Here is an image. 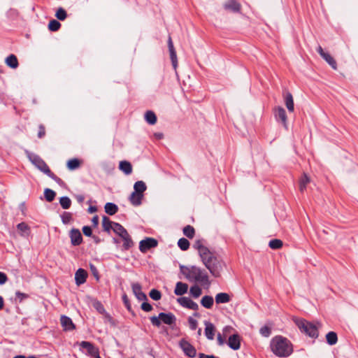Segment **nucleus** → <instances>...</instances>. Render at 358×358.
<instances>
[{
  "label": "nucleus",
  "mask_w": 358,
  "mask_h": 358,
  "mask_svg": "<svg viewBox=\"0 0 358 358\" xmlns=\"http://www.w3.org/2000/svg\"><path fill=\"white\" fill-rule=\"evenodd\" d=\"M194 248L198 250L203 264L211 275L215 278H219L221 275L224 263L207 247L203 245V240H197L194 244Z\"/></svg>",
  "instance_id": "obj_1"
},
{
  "label": "nucleus",
  "mask_w": 358,
  "mask_h": 358,
  "mask_svg": "<svg viewBox=\"0 0 358 358\" xmlns=\"http://www.w3.org/2000/svg\"><path fill=\"white\" fill-rule=\"evenodd\" d=\"M180 271L185 278L189 281H194L207 285L210 284L206 271L196 266H187L180 265Z\"/></svg>",
  "instance_id": "obj_2"
},
{
  "label": "nucleus",
  "mask_w": 358,
  "mask_h": 358,
  "mask_svg": "<svg viewBox=\"0 0 358 358\" xmlns=\"http://www.w3.org/2000/svg\"><path fill=\"white\" fill-rule=\"evenodd\" d=\"M271 349L273 353L278 357H289L293 352L291 342L282 336H276L272 338Z\"/></svg>",
  "instance_id": "obj_3"
},
{
  "label": "nucleus",
  "mask_w": 358,
  "mask_h": 358,
  "mask_svg": "<svg viewBox=\"0 0 358 358\" xmlns=\"http://www.w3.org/2000/svg\"><path fill=\"white\" fill-rule=\"evenodd\" d=\"M294 321L302 333L311 338L318 337V327L314 324L303 319H294Z\"/></svg>",
  "instance_id": "obj_4"
},
{
  "label": "nucleus",
  "mask_w": 358,
  "mask_h": 358,
  "mask_svg": "<svg viewBox=\"0 0 358 358\" xmlns=\"http://www.w3.org/2000/svg\"><path fill=\"white\" fill-rule=\"evenodd\" d=\"M152 324L159 327L162 322L168 325L175 324L176 317L172 313H160L158 316H152L150 318Z\"/></svg>",
  "instance_id": "obj_5"
},
{
  "label": "nucleus",
  "mask_w": 358,
  "mask_h": 358,
  "mask_svg": "<svg viewBox=\"0 0 358 358\" xmlns=\"http://www.w3.org/2000/svg\"><path fill=\"white\" fill-rule=\"evenodd\" d=\"M31 162L42 172L47 174L51 178L56 181L61 180L57 177L50 169L47 164L38 155H32L29 157Z\"/></svg>",
  "instance_id": "obj_6"
},
{
  "label": "nucleus",
  "mask_w": 358,
  "mask_h": 358,
  "mask_svg": "<svg viewBox=\"0 0 358 358\" xmlns=\"http://www.w3.org/2000/svg\"><path fill=\"white\" fill-rule=\"evenodd\" d=\"M274 116L277 121L281 122L285 129H287V117L285 110L282 106L273 109Z\"/></svg>",
  "instance_id": "obj_7"
},
{
  "label": "nucleus",
  "mask_w": 358,
  "mask_h": 358,
  "mask_svg": "<svg viewBox=\"0 0 358 358\" xmlns=\"http://www.w3.org/2000/svg\"><path fill=\"white\" fill-rule=\"evenodd\" d=\"M317 52L333 69H337V63L334 58L329 52H324V50L320 45H318V47L317 48Z\"/></svg>",
  "instance_id": "obj_8"
},
{
  "label": "nucleus",
  "mask_w": 358,
  "mask_h": 358,
  "mask_svg": "<svg viewBox=\"0 0 358 358\" xmlns=\"http://www.w3.org/2000/svg\"><path fill=\"white\" fill-rule=\"evenodd\" d=\"M158 242L153 238H146L139 243V250L142 252H145L148 250L157 246Z\"/></svg>",
  "instance_id": "obj_9"
},
{
  "label": "nucleus",
  "mask_w": 358,
  "mask_h": 358,
  "mask_svg": "<svg viewBox=\"0 0 358 358\" xmlns=\"http://www.w3.org/2000/svg\"><path fill=\"white\" fill-rule=\"evenodd\" d=\"M180 347L184 352V353L189 357H194L196 354L195 348L190 344L187 341L182 339L180 341Z\"/></svg>",
  "instance_id": "obj_10"
},
{
  "label": "nucleus",
  "mask_w": 358,
  "mask_h": 358,
  "mask_svg": "<svg viewBox=\"0 0 358 358\" xmlns=\"http://www.w3.org/2000/svg\"><path fill=\"white\" fill-rule=\"evenodd\" d=\"M168 48L173 67L174 69H176L178 66V59L176 51L175 50L171 36H169L168 38Z\"/></svg>",
  "instance_id": "obj_11"
},
{
  "label": "nucleus",
  "mask_w": 358,
  "mask_h": 358,
  "mask_svg": "<svg viewBox=\"0 0 358 358\" xmlns=\"http://www.w3.org/2000/svg\"><path fill=\"white\" fill-rule=\"evenodd\" d=\"M178 302L182 306L193 310H197L199 309V306L196 303L193 301L192 299H190L188 297H180L177 299Z\"/></svg>",
  "instance_id": "obj_12"
},
{
  "label": "nucleus",
  "mask_w": 358,
  "mask_h": 358,
  "mask_svg": "<svg viewBox=\"0 0 358 358\" xmlns=\"http://www.w3.org/2000/svg\"><path fill=\"white\" fill-rule=\"evenodd\" d=\"M241 341L240 335L234 334L229 337L227 344L232 350H237L241 348Z\"/></svg>",
  "instance_id": "obj_13"
},
{
  "label": "nucleus",
  "mask_w": 358,
  "mask_h": 358,
  "mask_svg": "<svg viewBox=\"0 0 358 358\" xmlns=\"http://www.w3.org/2000/svg\"><path fill=\"white\" fill-rule=\"evenodd\" d=\"M71 243L73 245L77 246L82 243L83 237L80 231L77 229H72L70 231Z\"/></svg>",
  "instance_id": "obj_14"
},
{
  "label": "nucleus",
  "mask_w": 358,
  "mask_h": 358,
  "mask_svg": "<svg viewBox=\"0 0 358 358\" xmlns=\"http://www.w3.org/2000/svg\"><path fill=\"white\" fill-rule=\"evenodd\" d=\"M223 7L226 10H229L233 13H240L241 10V5L236 0H228L223 5Z\"/></svg>",
  "instance_id": "obj_15"
},
{
  "label": "nucleus",
  "mask_w": 358,
  "mask_h": 358,
  "mask_svg": "<svg viewBox=\"0 0 358 358\" xmlns=\"http://www.w3.org/2000/svg\"><path fill=\"white\" fill-rule=\"evenodd\" d=\"M60 322L64 331H73L76 329V325L72 320L66 315L61 316Z\"/></svg>",
  "instance_id": "obj_16"
},
{
  "label": "nucleus",
  "mask_w": 358,
  "mask_h": 358,
  "mask_svg": "<svg viewBox=\"0 0 358 358\" xmlns=\"http://www.w3.org/2000/svg\"><path fill=\"white\" fill-rule=\"evenodd\" d=\"M131 287H132V291H133L134 295L138 300H140V301L148 300L147 296L144 292H142L141 285L139 283H138V282L133 283L131 285Z\"/></svg>",
  "instance_id": "obj_17"
},
{
  "label": "nucleus",
  "mask_w": 358,
  "mask_h": 358,
  "mask_svg": "<svg viewBox=\"0 0 358 358\" xmlns=\"http://www.w3.org/2000/svg\"><path fill=\"white\" fill-rule=\"evenodd\" d=\"M87 272L83 268H78L75 274V280L77 285H80L86 282Z\"/></svg>",
  "instance_id": "obj_18"
},
{
  "label": "nucleus",
  "mask_w": 358,
  "mask_h": 358,
  "mask_svg": "<svg viewBox=\"0 0 358 358\" xmlns=\"http://www.w3.org/2000/svg\"><path fill=\"white\" fill-rule=\"evenodd\" d=\"M283 99L285 104L289 113H292L294 110V99L292 94L287 92L283 94Z\"/></svg>",
  "instance_id": "obj_19"
},
{
  "label": "nucleus",
  "mask_w": 358,
  "mask_h": 358,
  "mask_svg": "<svg viewBox=\"0 0 358 358\" xmlns=\"http://www.w3.org/2000/svg\"><path fill=\"white\" fill-rule=\"evenodd\" d=\"M80 347L87 350V352L92 357L99 353L98 348H95L93 344L88 341H82L80 344Z\"/></svg>",
  "instance_id": "obj_20"
},
{
  "label": "nucleus",
  "mask_w": 358,
  "mask_h": 358,
  "mask_svg": "<svg viewBox=\"0 0 358 358\" xmlns=\"http://www.w3.org/2000/svg\"><path fill=\"white\" fill-rule=\"evenodd\" d=\"M188 290V285L182 282H178L176 285L174 294L177 296H182L187 293Z\"/></svg>",
  "instance_id": "obj_21"
},
{
  "label": "nucleus",
  "mask_w": 358,
  "mask_h": 358,
  "mask_svg": "<svg viewBox=\"0 0 358 358\" xmlns=\"http://www.w3.org/2000/svg\"><path fill=\"white\" fill-rule=\"evenodd\" d=\"M206 328H205V335L209 340H213L215 336V326L210 322L206 321L204 322Z\"/></svg>",
  "instance_id": "obj_22"
},
{
  "label": "nucleus",
  "mask_w": 358,
  "mask_h": 358,
  "mask_svg": "<svg viewBox=\"0 0 358 358\" xmlns=\"http://www.w3.org/2000/svg\"><path fill=\"white\" fill-rule=\"evenodd\" d=\"M143 194L133 192L129 196V201L134 206H138L141 204Z\"/></svg>",
  "instance_id": "obj_23"
},
{
  "label": "nucleus",
  "mask_w": 358,
  "mask_h": 358,
  "mask_svg": "<svg viewBox=\"0 0 358 358\" xmlns=\"http://www.w3.org/2000/svg\"><path fill=\"white\" fill-rule=\"evenodd\" d=\"M5 62L8 66L13 69H17L19 66L17 58L13 54L8 56L5 60Z\"/></svg>",
  "instance_id": "obj_24"
},
{
  "label": "nucleus",
  "mask_w": 358,
  "mask_h": 358,
  "mask_svg": "<svg viewBox=\"0 0 358 358\" xmlns=\"http://www.w3.org/2000/svg\"><path fill=\"white\" fill-rule=\"evenodd\" d=\"M231 297L227 293L220 292L215 296V302L217 304L229 303Z\"/></svg>",
  "instance_id": "obj_25"
},
{
  "label": "nucleus",
  "mask_w": 358,
  "mask_h": 358,
  "mask_svg": "<svg viewBox=\"0 0 358 358\" xmlns=\"http://www.w3.org/2000/svg\"><path fill=\"white\" fill-rule=\"evenodd\" d=\"M299 191L303 192L308 184L310 182V178L306 173H303L301 178L299 179Z\"/></svg>",
  "instance_id": "obj_26"
},
{
  "label": "nucleus",
  "mask_w": 358,
  "mask_h": 358,
  "mask_svg": "<svg viewBox=\"0 0 358 358\" xmlns=\"http://www.w3.org/2000/svg\"><path fill=\"white\" fill-rule=\"evenodd\" d=\"M120 169L127 175H129L132 172V166L130 162L127 161H122L119 165Z\"/></svg>",
  "instance_id": "obj_27"
},
{
  "label": "nucleus",
  "mask_w": 358,
  "mask_h": 358,
  "mask_svg": "<svg viewBox=\"0 0 358 358\" xmlns=\"http://www.w3.org/2000/svg\"><path fill=\"white\" fill-rule=\"evenodd\" d=\"M104 209L105 212L110 215H113L118 211L117 206L110 202L106 203Z\"/></svg>",
  "instance_id": "obj_28"
},
{
  "label": "nucleus",
  "mask_w": 358,
  "mask_h": 358,
  "mask_svg": "<svg viewBox=\"0 0 358 358\" xmlns=\"http://www.w3.org/2000/svg\"><path fill=\"white\" fill-rule=\"evenodd\" d=\"M113 231L119 235L122 238L128 234L127 231L119 223H114L113 227Z\"/></svg>",
  "instance_id": "obj_29"
},
{
  "label": "nucleus",
  "mask_w": 358,
  "mask_h": 358,
  "mask_svg": "<svg viewBox=\"0 0 358 358\" xmlns=\"http://www.w3.org/2000/svg\"><path fill=\"white\" fill-rule=\"evenodd\" d=\"M18 231L20 232L21 236H29L30 234V227L25 222H21L17 225Z\"/></svg>",
  "instance_id": "obj_30"
},
{
  "label": "nucleus",
  "mask_w": 358,
  "mask_h": 358,
  "mask_svg": "<svg viewBox=\"0 0 358 358\" xmlns=\"http://www.w3.org/2000/svg\"><path fill=\"white\" fill-rule=\"evenodd\" d=\"M201 305L206 308H211L213 305V298L211 296L206 295L201 300Z\"/></svg>",
  "instance_id": "obj_31"
},
{
  "label": "nucleus",
  "mask_w": 358,
  "mask_h": 358,
  "mask_svg": "<svg viewBox=\"0 0 358 358\" xmlns=\"http://www.w3.org/2000/svg\"><path fill=\"white\" fill-rule=\"evenodd\" d=\"M146 185L143 181H137L134 185L135 192L143 194V192L146 190Z\"/></svg>",
  "instance_id": "obj_32"
},
{
  "label": "nucleus",
  "mask_w": 358,
  "mask_h": 358,
  "mask_svg": "<svg viewBox=\"0 0 358 358\" xmlns=\"http://www.w3.org/2000/svg\"><path fill=\"white\" fill-rule=\"evenodd\" d=\"M114 223L115 222L110 221L108 217H103L102 226L104 231H109L111 229H113V227H114Z\"/></svg>",
  "instance_id": "obj_33"
},
{
  "label": "nucleus",
  "mask_w": 358,
  "mask_h": 358,
  "mask_svg": "<svg viewBox=\"0 0 358 358\" xmlns=\"http://www.w3.org/2000/svg\"><path fill=\"white\" fill-rule=\"evenodd\" d=\"M327 342L329 345H335L338 341V337L336 333L334 331H330L326 335Z\"/></svg>",
  "instance_id": "obj_34"
},
{
  "label": "nucleus",
  "mask_w": 358,
  "mask_h": 358,
  "mask_svg": "<svg viewBox=\"0 0 358 358\" xmlns=\"http://www.w3.org/2000/svg\"><path fill=\"white\" fill-rule=\"evenodd\" d=\"M145 120L150 124H155L157 122V116L154 112L148 110L145 114Z\"/></svg>",
  "instance_id": "obj_35"
},
{
  "label": "nucleus",
  "mask_w": 358,
  "mask_h": 358,
  "mask_svg": "<svg viewBox=\"0 0 358 358\" xmlns=\"http://www.w3.org/2000/svg\"><path fill=\"white\" fill-rule=\"evenodd\" d=\"M190 294L195 299L199 297L202 294V289L198 285H195L190 287Z\"/></svg>",
  "instance_id": "obj_36"
},
{
  "label": "nucleus",
  "mask_w": 358,
  "mask_h": 358,
  "mask_svg": "<svg viewBox=\"0 0 358 358\" xmlns=\"http://www.w3.org/2000/svg\"><path fill=\"white\" fill-rule=\"evenodd\" d=\"M80 162L78 159H69L67 162V167L70 170H74L80 167Z\"/></svg>",
  "instance_id": "obj_37"
},
{
  "label": "nucleus",
  "mask_w": 358,
  "mask_h": 358,
  "mask_svg": "<svg viewBox=\"0 0 358 358\" xmlns=\"http://www.w3.org/2000/svg\"><path fill=\"white\" fill-rule=\"evenodd\" d=\"M61 27V24L57 20H51L48 24V29L51 31H57Z\"/></svg>",
  "instance_id": "obj_38"
},
{
  "label": "nucleus",
  "mask_w": 358,
  "mask_h": 358,
  "mask_svg": "<svg viewBox=\"0 0 358 358\" xmlns=\"http://www.w3.org/2000/svg\"><path fill=\"white\" fill-rule=\"evenodd\" d=\"M268 245L271 249L277 250L282 247L283 243L280 239H272L269 241Z\"/></svg>",
  "instance_id": "obj_39"
},
{
  "label": "nucleus",
  "mask_w": 358,
  "mask_h": 358,
  "mask_svg": "<svg viewBox=\"0 0 358 358\" xmlns=\"http://www.w3.org/2000/svg\"><path fill=\"white\" fill-rule=\"evenodd\" d=\"M183 234L189 238H192L195 234V230L193 227L187 225L183 228Z\"/></svg>",
  "instance_id": "obj_40"
},
{
  "label": "nucleus",
  "mask_w": 358,
  "mask_h": 358,
  "mask_svg": "<svg viewBox=\"0 0 358 358\" xmlns=\"http://www.w3.org/2000/svg\"><path fill=\"white\" fill-rule=\"evenodd\" d=\"M122 240L124 241L123 248L124 250H129L134 245V242L129 234L123 237Z\"/></svg>",
  "instance_id": "obj_41"
},
{
  "label": "nucleus",
  "mask_w": 358,
  "mask_h": 358,
  "mask_svg": "<svg viewBox=\"0 0 358 358\" xmlns=\"http://www.w3.org/2000/svg\"><path fill=\"white\" fill-rule=\"evenodd\" d=\"M44 196L47 201L51 202L55 199L56 194L53 190L47 188L44 191Z\"/></svg>",
  "instance_id": "obj_42"
},
{
  "label": "nucleus",
  "mask_w": 358,
  "mask_h": 358,
  "mask_svg": "<svg viewBox=\"0 0 358 358\" xmlns=\"http://www.w3.org/2000/svg\"><path fill=\"white\" fill-rule=\"evenodd\" d=\"M178 247L183 251L187 250L189 248V242L185 238H181L178 242Z\"/></svg>",
  "instance_id": "obj_43"
},
{
  "label": "nucleus",
  "mask_w": 358,
  "mask_h": 358,
  "mask_svg": "<svg viewBox=\"0 0 358 358\" xmlns=\"http://www.w3.org/2000/svg\"><path fill=\"white\" fill-rule=\"evenodd\" d=\"M59 203L64 209H69L71 207V201L67 196H62L59 199Z\"/></svg>",
  "instance_id": "obj_44"
},
{
  "label": "nucleus",
  "mask_w": 358,
  "mask_h": 358,
  "mask_svg": "<svg viewBox=\"0 0 358 358\" xmlns=\"http://www.w3.org/2000/svg\"><path fill=\"white\" fill-rule=\"evenodd\" d=\"M55 17L61 21L64 20L67 17L66 11L62 7L59 8L55 13Z\"/></svg>",
  "instance_id": "obj_45"
},
{
  "label": "nucleus",
  "mask_w": 358,
  "mask_h": 358,
  "mask_svg": "<svg viewBox=\"0 0 358 358\" xmlns=\"http://www.w3.org/2000/svg\"><path fill=\"white\" fill-rule=\"evenodd\" d=\"M62 222L67 224L72 220V214L69 212H64L61 215Z\"/></svg>",
  "instance_id": "obj_46"
},
{
  "label": "nucleus",
  "mask_w": 358,
  "mask_h": 358,
  "mask_svg": "<svg viewBox=\"0 0 358 358\" xmlns=\"http://www.w3.org/2000/svg\"><path fill=\"white\" fill-rule=\"evenodd\" d=\"M149 295H150V298L152 299L155 301H158L162 297L161 292L159 290L155 289H151V291L150 292Z\"/></svg>",
  "instance_id": "obj_47"
},
{
  "label": "nucleus",
  "mask_w": 358,
  "mask_h": 358,
  "mask_svg": "<svg viewBox=\"0 0 358 358\" xmlns=\"http://www.w3.org/2000/svg\"><path fill=\"white\" fill-rule=\"evenodd\" d=\"M260 334L264 337H268L271 333V328L267 326H264L260 329Z\"/></svg>",
  "instance_id": "obj_48"
},
{
  "label": "nucleus",
  "mask_w": 358,
  "mask_h": 358,
  "mask_svg": "<svg viewBox=\"0 0 358 358\" xmlns=\"http://www.w3.org/2000/svg\"><path fill=\"white\" fill-rule=\"evenodd\" d=\"M188 322H189V327L191 329L195 330L197 328L198 322L196 320L189 317L188 318Z\"/></svg>",
  "instance_id": "obj_49"
},
{
  "label": "nucleus",
  "mask_w": 358,
  "mask_h": 358,
  "mask_svg": "<svg viewBox=\"0 0 358 358\" xmlns=\"http://www.w3.org/2000/svg\"><path fill=\"white\" fill-rule=\"evenodd\" d=\"M90 271H91L92 275L96 278V280H99V271H98L96 267L92 264H90Z\"/></svg>",
  "instance_id": "obj_50"
},
{
  "label": "nucleus",
  "mask_w": 358,
  "mask_h": 358,
  "mask_svg": "<svg viewBox=\"0 0 358 358\" xmlns=\"http://www.w3.org/2000/svg\"><path fill=\"white\" fill-rule=\"evenodd\" d=\"M15 295H16L17 299H19L20 302H22L24 299H27L29 297L28 294H27L25 293L20 292V291H17L15 292Z\"/></svg>",
  "instance_id": "obj_51"
},
{
  "label": "nucleus",
  "mask_w": 358,
  "mask_h": 358,
  "mask_svg": "<svg viewBox=\"0 0 358 358\" xmlns=\"http://www.w3.org/2000/svg\"><path fill=\"white\" fill-rule=\"evenodd\" d=\"M141 309L145 312H150L152 310V306L148 302H143Z\"/></svg>",
  "instance_id": "obj_52"
},
{
  "label": "nucleus",
  "mask_w": 358,
  "mask_h": 358,
  "mask_svg": "<svg viewBox=\"0 0 358 358\" xmlns=\"http://www.w3.org/2000/svg\"><path fill=\"white\" fill-rule=\"evenodd\" d=\"M45 135V128L43 125L41 124L38 127V137L42 138Z\"/></svg>",
  "instance_id": "obj_53"
},
{
  "label": "nucleus",
  "mask_w": 358,
  "mask_h": 358,
  "mask_svg": "<svg viewBox=\"0 0 358 358\" xmlns=\"http://www.w3.org/2000/svg\"><path fill=\"white\" fill-rule=\"evenodd\" d=\"M83 232L86 236H91L92 234V229L89 226L83 227Z\"/></svg>",
  "instance_id": "obj_54"
},
{
  "label": "nucleus",
  "mask_w": 358,
  "mask_h": 358,
  "mask_svg": "<svg viewBox=\"0 0 358 358\" xmlns=\"http://www.w3.org/2000/svg\"><path fill=\"white\" fill-rule=\"evenodd\" d=\"M225 339L226 337L224 335L222 336L220 333L217 334V340L219 345H223L225 343Z\"/></svg>",
  "instance_id": "obj_55"
},
{
  "label": "nucleus",
  "mask_w": 358,
  "mask_h": 358,
  "mask_svg": "<svg viewBox=\"0 0 358 358\" xmlns=\"http://www.w3.org/2000/svg\"><path fill=\"white\" fill-rule=\"evenodd\" d=\"M122 300H123V302H124L125 306L127 307V308L129 310H131V303H130L129 299H128V297L126 294H124L122 296Z\"/></svg>",
  "instance_id": "obj_56"
},
{
  "label": "nucleus",
  "mask_w": 358,
  "mask_h": 358,
  "mask_svg": "<svg viewBox=\"0 0 358 358\" xmlns=\"http://www.w3.org/2000/svg\"><path fill=\"white\" fill-rule=\"evenodd\" d=\"M8 280V277L6 273L0 271V285L5 284Z\"/></svg>",
  "instance_id": "obj_57"
},
{
  "label": "nucleus",
  "mask_w": 358,
  "mask_h": 358,
  "mask_svg": "<svg viewBox=\"0 0 358 358\" xmlns=\"http://www.w3.org/2000/svg\"><path fill=\"white\" fill-rule=\"evenodd\" d=\"M92 225L94 227H96L99 224V217L98 215H94L92 219Z\"/></svg>",
  "instance_id": "obj_58"
},
{
  "label": "nucleus",
  "mask_w": 358,
  "mask_h": 358,
  "mask_svg": "<svg viewBox=\"0 0 358 358\" xmlns=\"http://www.w3.org/2000/svg\"><path fill=\"white\" fill-rule=\"evenodd\" d=\"M231 330H232V327L229 326H227L222 329V333L224 337H227V334L229 333Z\"/></svg>",
  "instance_id": "obj_59"
},
{
  "label": "nucleus",
  "mask_w": 358,
  "mask_h": 358,
  "mask_svg": "<svg viewBox=\"0 0 358 358\" xmlns=\"http://www.w3.org/2000/svg\"><path fill=\"white\" fill-rule=\"evenodd\" d=\"M76 199L78 203H81L83 202L85 197L83 195L78 194L76 196Z\"/></svg>",
  "instance_id": "obj_60"
},
{
  "label": "nucleus",
  "mask_w": 358,
  "mask_h": 358,
  "mask_svg": "<svg viewBox=\"0 0 358 358\" xmlns=\"http://www.w3.org/2000/svg\"><path fill=\"white\" fill-rule=\"evenodd\" d=\"M97 211V208L96 206H91L89 207L88 208V212L90 213H95Z\"/></svg>",
  "instance_id": "obj_61"
},
{
  "label": "nucleus",
  "mask_w": 358,
  "mask_h": 358,
  "mask_svg": "<svg viewBox=\"0 0 358 358\" xmlns=\"http://www.w3.org/2000/svg\"><path fill=\"white\" fill-rule=\"evenodd\" d=\"M155 136L159 139H161L164 137V135L162 133H155Z\"/></svg>",
  "instance_id": "obj_62"
},
{
  "label": "nucleus",
  "mask_w": 358,
  "mask_h": 358,
  "mask_svg": "<svg viewBox=\"0 0 358 358\" xmlns=\"http://www.w3.org/2000/svg\"><path fill=\"white\" fill-rule=\"evenodd\" d=\"M4 305L3 299L0 296V310L3 309Z\"/></svg>",
  "instance_id": "obj_63"
},
{
  "label": "nucleus",
  "mask_w": 358,
  "mask_h": 358,
  "mask_svg": "<svg viewBox=\"0 0 358 358\" xmlns=\"http://www.w3.org/2000/svg\"><path fill=\"white\" fill-rule=\"evenodd\" d=\"M199 358H204V354L200 353L199 354Z\"/></svg>",
  "instance_id": "obj_64"
}]
</instances>
